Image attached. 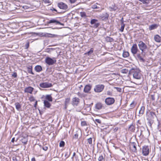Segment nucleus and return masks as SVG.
<instances>
[{
    "instance_id": "nucleus-1",
    "label": "nucleus",
    "mask_w": 161,
    "mask_h": 161,
    "mask_svg": "<svg viewBox=\"0 0 161 161\" xmlns=\"http://www.w3.org/2000/svg\"><path fill=\"white\" fill-rule=\"evenodd\" d=\"M131 53L134 55L136 54L137 58L140 60L142 62L145 61L144 59L141 55V54L138 53L140 51L137 48V45L135 43L133 45L131 48Z\"/></svg>"
},
{
    "instance_id": "nucleus-2",
    "label": "nucleus",
    "mask_w": 161,
    "mask_h": 161,
    "mask_svg": "<svg viewBox=\"0 0 161 161\" xmlns=\"http://www.w3.org/2000/svg\"><path fill=\"white\" fill-rule=\"evenodd\" d=\"M133 75L134 78L137 80L141 79L142 76L140 70L137 69L132 68L129 70V75Z\"/></svg>"
},
{
    "instance_id": "nucleus-3",
    "label": "nucleus",
    "mask_w": 161,
    "mask_h": 161,
    "mask_svg": "<svg viewBox=\"0 0 161 161\" xmlns=\"http://www.w3.org/2000/svg\"><path fill=\"white\" fill-rule=\"evenodd\" d=\"M138 46L139 49L141 51V54L143 58L145 57L146 53L145 51L147 49V46L142 41H140L138 42Z\"/></svg>"
},
{
    "instance_id": "nucleus-4",
    "label": "nucleus",
    "mask_w": 161,
    "mask_h": 161,
    "mask_svg": "<svg viewBox=\"0 0 161 161\" xmlns=\"http://www.w3.org/2000/svg\"><path fill=\"white\" fill-rule=\"evenodd\" d=\"M43 101L44 106L45 107L49 108L51 106V104L49 102H52L53 101V98L50 95H46Z\"/></svg>"
},
{
    "instance_id": "nucleus-5",
    "label": "nucleus",
    "mask_w": 161,
    "mask_h": 161,
    "mask_svg": "<svg viewBox=\"0 0 161 161\" xmlns=\"http://www.w3.org/2000/svg\"><path fill=\"white\" fill-rule=\"evenodd\" d=\"M45 61L47 64L51 65L55 64L56 62V60L55 58H52L49 57H47L45 59Z\"/></svg>"
},
{
    "instance_id": "nucleus-6",
    "label": "nucleus",
    "mask_w": 161,
    "mask_h": 161,
    "mask_svg": "<svg viewBox=\"0 0 161 161\" xmlns=\"http://www.w3.org/2000/svg\"><path fill=\"white\" fill-rule=\"evenodd\" d=\"M104 88V86L103 84L96 85L94 88V91L96 92H102Z\"/></svg>"
},
{
    "instance_id": "nucleus-7",
    "label": "nucleus",
    "mask_w": 161,
    "mask_h": 161,
    "mask_svg": "<svg viewBox=\"0 0 161 161\" xmlns=\"http://www.w3.org/2000/svg\"><path fill=\"white\" fill-rule=\"evenodd\" d=\"M114 102L115 100L114 98L110 97L106 98L105 101L106 104L108 105H110L113 104L114 103Z\"/></svg>"
},
{
    "instance_id": "nucleus-8",
    "label": "nucleus",
    "mask_w": 161,
    "mask_h": 161,
    "mask_svg": "<svg viewBox=\"0 0 161 161\" xmlns=\"http://www.w3.org/2000/svg\"><path fill=\"white\" fill-rule=\"evenodd\" d=\"M39 86L40 87L42 88H48L51 87L52 86V85L51 83L45 82L40 83Z\"/></svg>"
},
{
    "instance_id": "nucleus-9",
    "label": "nucleus",
    "mask_w": 161,
    "mask_h": 161,
    "mask_svg": "<svg viewBox=\"0 0 161 161\" xmlns=\"http://www.w3.org/2000/svg\"><path fill=\"white\" fill-rule=\"evenodd\" d=\"M142 153L143 155L147 156L149 153V148L147 146H145L142 147Z\"/></svg>"
},
{
    "instance_id": "nucleus-10",
    "label": "nucleus",
    "mask_w": 161,
    "mask_h": 161,
    "mask_svg": "<svg viewBox=\"0 0 161 161\" xmlns=\"http://www.w3.org/2000/svg\"><path fill=\"white\" fill-rule=\"evenodd\" d=\"M34 88L31 86H28L25 88L24 92L25 93H29L30 94H32V92L34 91Z\"/></svg>"
},
{
    "instance_id": "nucleus-11",
    "label": "nucleus",
    "mask_w": 161,
    "mask_h": 161,
    "mask_svg": "<svg viewBox=\"0 0 161 161\" xmlns=\"http://www.w3.org/2000/svg\"><path fill=\"white\" fill-rule=\"evenodd\" d=\"M92 87V86L90 84H88L86 85L84 89V92L86 93H90V91Z\"/></svg>"
},
{
    "instance_id": "nucleus-12",
    "label": "nucleus",
    "mask_w": 161,
    "mask_h": 161,
    "mask_svg": "<svg viewBox=\"0 0 161 161\" xmlns=\"http://www.w3.org/2000/svg\"><path fill=\"white\" fill-rule=\"evenodd\" d=\"M136 144L135 142H132L130 143V148L132 151L133 152H136L137 150L136 147Z\"/></svg>"
},
{
    "instance_id": "nucleus-13",
    "label": "nucleus",
    "mask_w": 161,
    "mask_h": 161,
    "mask_svg": "<svg viewBox=\"0 0 161 161\" xmlns=\"http://www.w3.org/2000/svg\"><path fill=\"white\" fill-rule=\"evenodd\" d=\"M58 6L60 8L63 9H66L68 8L67 5L62 2L59 3Z\"/></svg>"
},
{
    "instance_id": "nucleus-14",
    "label": "nucleus",
    "mask_w": 161,
    "mask_h": 161,
    "mask_svg": "<svg viewBox=\"0 0 161 161\" xmlns=\"http://www.w3.org/2000/svg\"><path fill=\"white\" fill-rule=\"evenodd\" d=\"M79 102V99L77 97H75L72 99V104L74 106H76Z\"/></svg>"
},
{
    "instance_id": "nucleus-15",
    "label": "nucleus",
    "mask_w": 161,
    "mask_h": 161,
    "mask_svg": "<svg viewBox=\"0 0 161 161\" xmlns=\"http://www.w3.org/2000/svg\"><path fill=\"white\" fill-rule=\"evenodd\" d=\"M100 18L103 20H107L109 14L107 13H105L100 16Z\"/></svg>"
},
{
    "instance_id": "nucleus-16",
    "label": "nucleus",
    "mask_w": 161,
    "mask_h": 161,
    "mask_svg": "<svg viewBox=\"0 0 161 161\" xmlns=\"http://www.w3.org/2000/svg\"><path fill=\"white\" fill-rule=\"evenodd\" d=\"M150 118L149 119H147V120L149 121H153V119L155 118L156 117L155 114L153 112H151L150 114L148 115Z\"/></svg>"
},
{
    "instance_id": "nucleus-17",
    "label": "nucleus",
    "mask_w": 161,
    "mask_h": 161,
    "mask_svg": "<svg viewBox=\"0 0 161 161\" xmlns=\"http://www.w3.org/2000/svg\"><path fill=\"white\" fill-rule=\"evenodd\" d=\"M48 23H54L56 25H61L60 22L55 19H52L49 20L48 22Z\"/></svg>"
},
{
    "instance_id": "nucleus-18",
    "label": "nucleus",
    "mask_w": 161,
    "mask_h": 161,
    "mask_svg": "<svg viewBox=\"0 0 161 161\" xmlns=\"http://www.w3.org/2000/svg\"><path fill=\"white\" fill-rule=\"evenodd\" d=\"M155 41L158 42H161V37L159 35H157L154 36Z\"/></svg>"
},
{
    "instance_id": "nucleus-19",
    "label": "nucleus",
    "mask_w": 161,
    "mask_h": 161,
    "mask_svg": "<svg viewBox=\"0 0 161 161\" xmlns=\"http://www.w3.org/2000/svg\"><path fill=\"white\" fill-rule=\"evenodd\" d=\"M35 70L38 72H39L41 71L42 70V68L40 65H36L35 67Z\"/></svg>"
},
{
    "instance_id": "nucleus-20",
    "label": "nucleus",
    "mask_w": 161,
    "mask_h": 161,
    "mask_svg": "<svg viewBox=\"0 0 161 161\" xmlns=\"http://www.w3.org/2000/svg\"><path fill=\"white\" fill-rule=\"evenodd\" d=\"M103 107L102 104L100 103H98L95 105V108L98 110H100Z\"/></svg>"
},
{
    "instance_id": "nucleus-21",
    "label": "nucleus",
    "mask_w": 161,
    "mask_h": 161,
    "mask_svg": "<svg viewBox=\"0 0 161 161\" xmlns=\"http://www.w3.org/2000/svg\"><path fill=\"white\" fill-rule=\"evenodd\" d=\"M110 11H115L117 10L118 7L115 4L112 5L111 6L109 7Z\"/></svg>"
},
{
    "instance_id": "nucleus-22",
    "label": "nucleus",
    "mask_w": 161,
    "mask_h": 161,
    "mask_svg": "<svg viewBox=\"0 0 161 161\" xmlns=\"http://www.w3.org/2000/svg\"><path fill=\"white\" fill-rule=\"evenodd\" d=\"M27 69L29 73L34 75V73L32 72V66H29L27 67Z\"/></svg>"
},
{
    "instance_id": "nucleus-23",
    "label": "nucleus",
    "mask_w": 161,
    "mask_h": 161,
    "mask_svg": "<svg viewBox=\"0 0 161 161\" xmlns=\"http://www.w3.org/2000/svg\"><path fill=\"white\" fill-rule=\"evenodd\" d=\"M158 26V25L157 24H153L149 26V29L150 30H153L157 28Z\"/></svg>"
},
{
    "instance_id": "nucleus-24",
    "label": "nucleus",
    "mask_w": 161,
    "mask_h": 161,
    "mask_svg": "<svg viewBox=\"0 0 161 161\" xmlns=\"http://www.w3.org/2000/svg\"><path fill=\"white\" fill-rule=\"evenodd\" d=\"M16 108L18 110H20L21 108V105L19 103H15V104Z\"/></svg>"
},
{
    "instance_id": "nucleus-25",
    "label": "nucleus",
    "mask_w": 161,
    "mask_h": 161,
    "mask_svg": "<svg viewBox=\"0 0 161 161\" xmlns=\"http://www.w3.org/2000/svg\"><path fill=\"white\" fill-rule=\"evenodd\" d=\"M145 107L144 106H142L140 108V109L139 111V114L141 115H142L144 111Z\"/></svg>"
},
{
    "instance_id": "nucleus-26",
    "label": "nucleus",
    "mask_w": 161,
    "mask_h": 161,
    "mask_svg": "<svg viewBox=\"0 0 161 161\" xmlns=\"http://www.w3.org/2000/svg\"><path fill=\"white\" fill-rule=\"evenodd\" d=\"M129 130L132 131H134L135 129V125H134L133 124L130 125L129 127Z\"/></svg>"
},
{
    "instance_id": "nucleus-27",
    "label": "nucleus",
    "mask_w": 161,
    "mask_h": 161,
    "mask_svg": "<svg viewBox=\"0 0 161 161\" xmlns=\"http://www.w3.org/2000/svg\"><path fill=\"white\" fill-rule=\"evenodd\" d=\"M70 101V100L69 98H67L65 99V108L66 107V106H67V105L69 104Z\"/></svg>"
},
{
    "instance_id": "nucleus-28",
    "label": "nucleus",
    "mask_w": 161,
    "mask_h": 161,
    "mask_svg": "<svg viewBox=\"0 0 161 161\" xmlns=\"http://www.w3.org/2000/svg\"><path fill=\"white\" fill-rule=\"evenodd\" d=\"M129 56V53L128 52L124 51L123 53V56L124 58H126Z\"/></svg>"
},
{
    "instance_id": "nucleus-29",
    "label": "nucleus",
    "mask_w": 161,
    "mask_h": 161,
    "mask_svg": "<svg viewBox=\"0 0 161 161\" xmlns=\"http://www.w3.org/2000/svg\"><path fill=\"white\" fill-rule=\"evenodd\" d=\"M106 39L107 41L109 42H112L114 41V39L113 38L108 36L106 37Z\"/></svg>"
},
{
    "instance_id": "nucleus-30",
    "label": "nucleus",
    "mask_w": 161,
    "mask_h": 161,
    "mask_svg": "<svg viewBox=\"0 0 161 161\" xmlns=\"http://www.w3.org/2000/svg\"><path fill=\"white\" fill-rule=\"evenodd\" d=\"M28 99L31 102H34L36 101L34 97L32 95L30 96V97H29Z\"/></svg>"
},
{
    "instance_id": "nucleus-31",
    "label": "nucleus",
    "mask_w": 161,
    "mask_h": 161,
    "mask_svg": "<svg viewBox=\"0 0 161 161\" xmlns=\"http://www.w3.org/2000/svg\"><path fill=\"white\" fill-rule=\"evenodd\" d=\"M129 71L126 69H123L121 70V72L123 74H127L128 72L129 73Z\"/></svg>"
},
{
    "instance_id": "nucleus-32",
    "label": "nucleus",
    "mask_w": 161,
    "mask_h": 161,
    "mask_svg": "<svg viewBox=\"0 0 161 161\" xmlns=\"http://www.w3.org/2000/svg\"><path fill=\"white\" fill-rule=\"evenodd\" d=\"M98 21V20L95 19H91L90 23L91 25H93L95 24Z\"/></svg>"
},
{
    "instance_id": "nucleus-33",
    "label": "nucleus",
    "mask_w": 161,
    "mask_h": 161,
    "mask_svg": "<svg viewBox=\"0 0 161 161\" xmlns=\"http://www.w3.org/2000/svg\"><path fill=\"white\" fill-rule=\"evenodd\" d=\"M78 136V131L76 132V133H75L74 136L73 137V139H77Z\"/></svg>"
},
{
    "instance_id": "nucleus-34",
    "label": "nucleus",
    "mask_w": 161,
    "mask_h": 161,
    "mask_svg": "<svg viewBox=\"0 0 161 161\" xmlns=\"http://www.w3.org/2000/svg\"><path fill=\"white\" fill-rule=\"evenodd\" d=\"M100 6V5H98V6H97V4H94L92 5V7L93 9L99 8Z\"/></svg>"
},
{
    "instance_id": "nucleus-35",
    "label": "nucleus",
    "mask_w": 161,
    "mask_h": 161,
    "mask_svg": "<svg viewBox=\"0 0 161 161\" xmlns=\"http://www.w3.org/2000/svg\"><path fill=\"white\" fill-rule=\"evenodd\" d=\"M106 94L108 96H112L113 95V92L112 91H108L106 92Z\"/></svg>"
},
{
    "instance_id": "nucleus-36",
    "label": "nucleus",
    "mask_w": 161,
    "mask_h": 161,
    "mask_svg": "<svg viewBox=\"0 0 161 161\" xmlns=\"http://www.w3.org/2000/svg\"><path fill=\"white\" fill-rule=\"evenodd\" d=\"M125 26V24H121V27L120 29H119L120 31L122 32L124 31V27Z\"/></svg>"
},
{
    "instance_id": "nucleus-37",
    "label": "nucleus",
    "mask_w": 161,
    "mask_h": 161,
    "mask_svg": "<svg viewBox=\"0 0 161 161\" xmlns=\"http://www.w3.org/2000/svg\"><path fill=\"white\" fill-rule=\"evenodd\" d=\"M88 143L90 144H92V138L90 137L87 139Z\"/></svg>"
},
{
    "instance_id": "nucleus-38",
    "label": "nucleus",
    "mask_w": 161,
    "mask_h": 161,
    "mask_svg": "<svg viewBox=\"0 0 161 161\" xmlns=\"http://www.w3.org/2000/svg\"><path fill=\"white\" fill-rule=\"evenodd\" d=\"M136 105L134 102H133L130 104V108H132L135 107Z\"/></svg>"
},
{
    "instance_id": "nucleus-39",
    "label": "nucleus",
    "mask_w": 161,
    "mask_h": 161,
    "mask_svg": "<svg viewBox=\"0 0 161 161\" xmlns=\"http://www.w3.org/2000/svg\"><path fill=\"white\" fill-rule=\"evenodd\" d=\"M65 143L63 141H61L59 143V146L60 147H63L64 146Z\"/></svg>"
},
{
    "instance_id": "nucleus-40",
    "label": "nucleus",
    "mask_w": 161,
    "mask_h": 161,
    "mask_svg": "<svg viewBox=\"0 0 161 161\" xmlns=\"http://www.w3.org/2000/svg\"><path fill=\"white\" fill-rule=\"evenodd\" d=\"M81 125L82 126H87L88 125L86 121H81Z\"/></svg>"
},
{
    "instance_id": "nucleus-41",
    "label": "nucleus",
    "mask_w": 161,
    "mask_h": 161,
    "mask_svg": "<svg viewBox=\"0 0 161 161\" xmlns=\"http://www.w3.org/2000/svg\"><path fill=\"white\" fill-rule=\"evenodd\" d=\"M104 160V158L102 155L100 156L98 158L99 161H103Z\"/></svg>"
},
{
    "instance_id": "nucleus-42",
    "label": "nucleus",
    "mask_w": 161,
    "mask_h": 161,
    "mask_svg": "<svg viewBox=\"0 0 161 161\" xmlns=\"http://www.w3.org/2000/svg\"><path fill=\"white\" fill-rule=\"evenodd\" d=\"M114 88L116 89L117 91L119 92H121L122 91V89L121 88L114 87Z\"/></svg>"
},
{
    "instance_id": "nucleus-43",
    "label": "nucleus",
    "mask_w": 161,
    "mask_h": 161,
    "mask_svg": "<svg viewBox=\"0 0 161 161\" xmlns=\"http://www.w3.org/2000/svg\"><path fill=\"white\" fill-rule=\"evenodd\" d=\"M80 15L82 17H86V14L85 12H81Z\"/></svg>"
},
{
    "instance_id": "nucleus-44",
    "label": "nucleus",
    "mask_w": 161,
    "mask_h": 161,
    "mask_svg": "<svg viewBox=\"0 0 161 161\" xmlns=\"http://www.w3.org/2000/svg\"><path fill=\"white\" fill-rule=\"evenodd\" d=\"M99 25H100V24L99 23H96L95 24H94L93 27L95 28H97V27H98Z\"/></svg>"
},
{
    "instance_id": "nucleus-45",
    "label": "nucleus",
    "mask_w": 161,
    "mask_h": 161,
    "mask_svg": "<svg viewBox=\"0 0 161 161\" xmlns=\"http://www.w3.org/2000/svg\"><path fill=\"white\" fill-rule=\"evenodd\" d=\"M158 129H159L161 128V121H158Z\"/></svg>"
},
{
    "instance_id": "nucleus-46",
    "label": "nucleus",
    "mask_w": 161,
    "mask_h": 161,
    "mask_svg": "<svg viewBox=\"0 0 161 161\" xmlns=\"http://www.w3.org/2000/svg\"><path fill=\"white\" fill-rule=\"evenodd\" d=\"M12 76L14 78H16L17 76V73L16 72H14L12 75Z\"/></svg>"
},
{
    "instance_id": "nucleus-47",
    "label": "nucleus",
    "mask_w": 161,
    "mask_h": 161,
    "mask_svg": "<svg viewBox=\"0 0 161 161\" xmlns=\"http://www.w3.org/2000/svg\"><path fill=\"white\" fill-rule=\"evenodd\" d=\"M43 1L46 3H50L49 0H43Z\"/></svg>"
},
{
    "instance_id": "nucleus-48",
    "label": "nucleus",
    "mask_w": 161,
    "mask_h": 161,
    "mask_svg": "<svg viewBox=\"0 0 161 161\" xmlns=\"http://www.w3.org/2000/svg\"><path fill=\"white\" fill-rule=\"evenodd\" d=\"M139 1L142 2L143 4H146L147 3V0H139Z\"/></svg>"
},
{
    "instance_id": "nucleus-49",
    "label": "nucleus",
    "mask_w": 161,
    "mask_h": 161,
    "mask_svg": "<svg viewBox=\"0 0 161 161\" xmlns=\"http://www.w3.org/2000/svg\"><path fill=\"white\" fill-rule=\"evenodd\" d=\"M93 52V50L92 49V48H91V49L90 51H88V52H87V54H91Z\"/></svg>"
},
{
    "instance_id": "nucleus-50",
    "label": "nucleus",
    "mask_w": 161,
    "mask_h": 161,
    "mask_svg": "<svg viewBox=\"0 0 161 161\" xmlns=\"http://www.w3.org/2000/svg\"><path fill=\"white\" fill-rule=\"evenodd\" d=\"M151 99L152 100L154 101L155 100V99L154 95H151Z\"/></svg>"
},
{
    "instance_id": "nucleus-51",
    "label": "nucleus",
    "mask_w": 161,
    "mask_h": 161,
    "mask_svg": "<svg viewBox=\"0 0 161 161\" xmlns=\"http://www.w3.org/2000/svg\"><path fill=\"white\" fill-rule=\"evenodd\" d=\"M13 161H17V159L15 156H14L12 157Z\"/></svg>"
},
{
    "instance_id": "nucleus-52",
    "label": "nucleus",
    "mask_w": 161,
    "mask_h": 161,
    "mask_svg": "<svg viewBox=\"0 0 161 161\" xmlns=\"http://www.w3.org/2000/svg\"><path fill=\"white\" fill-rule=\"evenodd\" d=\"M37 105V101L36 100V101H35V102L34 105V107L36 108Z\"/></svg>"
},
{
    "instance_id": "nucleus-53",
    "label": "nucleus",
    "mask_w": 161,
    "mask_h": 161,
    "mask_svg": "<svg viewBox=\"0 0 161 161\" xmlns=\"http://www.w3.org/2000/svg\"><path fill=\"white\" fill-rule=\"evenodd\" d=\"M120 22H121V24H125L124 23V19L123 17L120 20Z\"/></svg>"
},
{
    "instance_id": "nucleus-54",
    "label": "nucleus",
    "mask_w": 161,
    "mask_h": 161,
    "mask_svg": "<svg viewBox=\"0 0 161 161\" xmlns=\"http://www.w3.org/2000/svg\"><path fill=\"white\" fill-rule=\"evenodd\" d=\"M42 149L45 151H47L48 149V147L47 146L43 147Z\"/></svg>"
},
{
    "instance_id": "nucleus-55",
    "label": "nucleus",
    "mask_w": 161,
    "mask_h": 161,
    "mask_svg": "<svg viewBox=\"0 0 161 161\" xmlns=\"http://www.w3.org/2000/svg\"><path fill=\"white\" fill-rule=\"evenodd\" d=\"M26 48H28L29 47V42H28L26 45Z\"/></svg>"
},
{
    "instance_id": "nucleus-56",
    "label": "nucleus",
    "mask_w": 161,
    "mask_h": 161,
    "mask_svg": "<svg viewBox=\"0 0 161 161\" xmlns=\"http://www.w3.org/2000/svg\"><path fill=\"white\" fill-rule=\"evenodd\" d=\"M23 8L25 9H26L28 8H29V7L26 6H24L23 7Z\"/></svg>"
},
{
    "instance_id": "nucleus-57",
    "label": "nucleus",
    "mask_w": 161,
    "mask_h": 161,
    "mask_svg": "<svg viewBox=\"0 0 161 161\" xmlns=\"http://www.w3.org/2000/svg\"><path fill=\"white\" fill-rule=\"evenodd\" d=\"M76 1V0H71V3H74Z\"/></svg>"
},
{
    "instance_id": "nucleus-58",
    "label": "nucleus",
    "mask_w": 161,
    "mask_h": 161,
    "mask_svg": "<svg viewBox=\"0 0 161 161\" xmlns=\"http://www.w3.org/2000/svg\"><path fill=\"white\" fill-rule=\"evenodd\" d=\"M31 160V161H36V159H35V158L34 157L32 158Z\"/></svg>"
},
{
    "instance_id": "nucleus-59",
    "label": "nucleus",
    "mask_w": 161,
    "mask_h": 161,
    "mask_svg": "<svg viewBox=\"0 0 161 161\" xmlns=\"http://www.w3.org/2000/svg\"><path fill=\"white\" fill-rule=\"evenodd\" d=\"M28 136V135L27 134H25V136L24 137V139H26L25 137H27Z\"/></svg>"
},
{
    "instance_id": "nucleus-60",
    "label": "nucleus",
    "mask_w": 161,
    "mask_h": 161,
    "mask_svg": "<svg viewBox=\"0 0 161 161\" xmlns=\"http://www.w3.org/2000/svg\"><path fill=\"white\" fill-rule=\"evenodd\" d=\"M27 142V139H26V141L25 142H23L24 143V144H26Z\"/></svg>"
},
{
    "instance_id": "nucleus-61",
    "label": "nucleus",
    "mask_w": 161,
    "mask_h": 161,
    "mask_svg": "<svg viewBox=\"0 0 161 161\" xmlns=\"http://www.w3.org/2000/svg\"><path fill=\"white\" fill-rule=\"evenodd\" d=\"M14 138H13L11 140V142H14Z\"/></svg>"
},
{
    "instance_id": "nucleus-62",
    "label": "nucleus",
    "mask_w": 161,
    "mask_h": 161,
    "mask_svg": "<svg viewBox=\"0 0 161 161\" xmlns=\"http://www.w3.org/2000/svg\"><path fill=\"white\" fill-rule=\"evenodd\" d=\"M75 155V153H73V157H72V158H73Z\"/></svg>"
},
{
    "instance_id": "nucleus-63",
    "label": "nucleus",
    "mask_w": 161,
    "mask_h": 161,
    "mask_svg": "<svg viewBox=\"0 0 161 161\" xmlns=\"http://www.w3.org/2000/svg\"><path fill=\"white\" fill-rule=\"evenodd\" d=\"M118 127H117V128H116L115 129H114V130L115 131H117V130H118Z\"/></svg>"
},
{
    "instance_id": "nucleus-64",
    "label": "nucleus",
    "mask_w": 161,
    "mask_h": 161,
    "mask_svg": "<svg viewBox=\"0 0 161 161\" xmlns=\"http://www.w3.org/2000/svg\"><path fill=\"white\" fill-rule=\"evenodd\" d=\"M53 11V10H54L56 12H57V10L55 9H54V8H53V9H52Z\"/></svg>"
}]
</instances>
